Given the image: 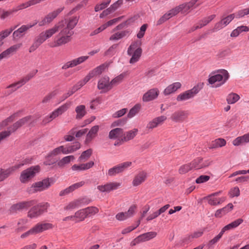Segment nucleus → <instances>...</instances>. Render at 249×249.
<instances>
[{"label":"nucleus","mask_w":249,"mask_h":249,"mask_svg":"<svg viewBox=\"0 0 249 249\" xmlns=\"http://www.w3.org/2000/svg\"><path fill=\"white\" fill-rule=\"evenodd\" d=\"M57 32L59 33L54 37L53 42L50 46L51 47H57L67 43L66 38L63 33H62L61 25L58 22L52 28L48 29L39 34L32 45L30 47L29 52H34L46 40L53 36Z\"/></svg>","instance_id":"1"},{"label":"nucleus","mask_w":249,"mask_h":249,"mask_svg":"<svg viewBox=\"0 0 249 249\" xmlns=\"http://www.w3.org/2000/svg\"><path fill=\"white\" fill-rule=\"evenodd\" d=\"M197 1L198 0H192L188 3L180 4L170 10L159 20L158 24H161L179 12L182 14L188 13L190 9L193 7Z\"/></svg>","instance_id":"2"},{"label":"nucleus","mask_w":249,"mask_h":249,"mask_svg":"<svg viewBox=\"0 0 249 249\" xmlns=\"http://www.w3.org/2000/svg\"><path fill=\"white\" fill-rule=\"evenodd\" d=\"M78 20L79 18L75 16L70 18L68 20H62L59 22L61 25L62 33L64 34L68 43L71 40V36L73 34L71 30L76 25Z\"/></svg>","instance_id":"3"},{"label":"nucleus","mask_w":249,"mask_h":249,"mask_svg":"<svg viewBox=\"0 0 249 249\" xmlns=\"http://www.w3.org/2000/svg\"><path fill=\"white\" fill-rule=\"evenodd\" d=\"M229 77V74L227 71L221 70L216 72L211 73L208 79L209 83L211 85H214L213 87H219L223 85Z\"/></svg>","instance_id":"4"},{"label":"nucleus","mask_w":249,"mask_h":249,"mask_svg":"<svg viewBox=\"0 0 249 249\" xmlns=\"http://www.w3.org/2000/svg\"><path fill=\"white\" fill-rule=\"evenodd\" d=\"M54 226L51 223L38 222L28 231L20 235L21 239L26 238L30 235H36L45 231L53 229Z\"/></svg>","instance_id":"5"},{"label":"nucleus","mask_w":249,"mask_h":249,"mask_svg":"<svg viewBox=\"0 0 249 249\" xmlns=\"http://www.w3.org/2000/svg\"><path fill=\"white\" fill-rule=\"evenodd\" d=\"M51 179L49 178H46L41 181L33 183L31 186L27 189V191L29 194L42 192L47 190L51 186Z\"/></svg>","instance_id":"6"},{"label":"nucleus","mask_w":249,"mask_h":249,"mask_svg":"<svg viewBox=\"0 0 249 249\" xmlns=\"http://www.w3.org/2000/svg\"><path fill=\"white\" fill-rule=\"evenodd\" d=\"M40 170V166L38 165H36L23 170L21 173L20 176V181L23 183L29 182L36 176V174L39 172Z\"/></svg>","instance_id":"7"},{"label":"nucleus","mask_w":249,"mask_h":249,"mask_svg":"<svg viewBox=\"0 0 249 249\" xmlns=\"http://www.w3.org/2000/svg\"><path fill=\"white\" fill-rule=\"evenodd\" d=\"M71 102H67L53 110L50 115L46 116L43 119V123H48L59 116L65 112L71 106Z\"/></svg>","instance_id":"8"},{"label":"nucleus","mask_w":249,"mask_h":249,"mask_svg":"<svg viewBox=\"0 0 249 249\" xmlns=\"http://www.w3.org/2000/svg\"><path fill=\"white\" fill-rule=\"evenodd\" d=\"M132 162L125 161L121 163L114 167L110 168L107 173V175L110 177L116 176L117 174L123 173L128 168L131 166Z\"/></svg>","instance_id":"9"},{"label":"nucleus","mask_w":249,"mask_h":249,"mask_svg":"<svg viewBox=\"0 0 249 249\" xmlns=\"http://www.w3.org/2000/svg\"><path fill=\"white\" fill-rule=\"evenodd\" d=\"M36 203L35 200H31L28 201H21L16 204H13L10 209L11 212L17 213L23 210L27 209L31 206H34Z\"/></svg>","instance_id":"10"},{"label":"nucleus","mask_w":249,"mask_h":249,"mask_svg":"<svg viewBox=\"0 0 249 249\" xmlns=\"http://www.w3.org/2000/svg\"><path fill=\"white\" fill-rule=\"evenodd\" d=\"M200 89L198 86L194 87L192 89L180 93L177 97L178 102L184 101L194 97L199 91Z\"/></svg>","instance_id":"11"},{"label":"nucleus","mask_w":249,"mask_h":249,"mask_svg":"<svg viewBox=\"0 0 249 249\" xmlns=\"http://www.w3.org/2000/svg\"><path fill=\"white\" fill-rule=\"evenodd\" d=\"M127 54L129 55H132L130 60V63H134L139 59L140 56V47L139 42L133 43L128 48Z\"/></svg>","instance_id":"12"},{"label":"nucleus","mask_w":249,"mask_h":249,"mask_svg":"<svg viewBox=\"0 0 249 249\" xmlns=\"http://www.w3.org/2000/svg\"><path fill=\"white\" fill-rule=\"evenodd\" d=\"M107 67V65L104 64L95 68L90 71L83 80H81L82 82L85 85L90 79L101 74Z\"/></svg>","instance_id":"13"},{"label":"nucleus","mask_w":249,"mask_h":249,"mask_svg":"<svg viewBox=\"0 0 249 249\" xmlns=\"http://www.w3.org/2000/svg\"><path fill=\"white\" fill-rule=\"evenodd\" d=\"M191 162L193 169L198 170L208 167L212 164V161L209 159L198 158L194 160Z\"/></svg>","instance_id":"14"},{"label":"nucleus","mask_w":249,"mask_h":249,"mask_svg":"<svg viewBox=\"0 0 249 249\" xmlns=\"http://www.w3.org/2000/svg\"><path fill=\"white\" fill-rule=\"evenodd\" d=\"M121 182H109L104 185H98L97 189L101 192L109 193L110 191H114L120 188L121 186Z\"/></svg>","instance_id":"15"},{"label":"nucleus","mask_w":249,"mask_h":249,"mask_svg":"<svg viewBox=\"0 0 249 249\" xmlns=\"http://www.w3.org/2000/svg\"><path fill=\"white\" fill-rule=\"evenodd\" d=\"M136 207L132 205L127 212H120L116 215V218L119 221H124L132 217L136 213Z\"/></svg>","instance_id":"16"},{"label":"nucleus","mask_w":249,"mask_h":249,"mask_svg":"<svg viewBox=\"0 0 249 249\" xmlns=\"http://www.w3.org/2000/svg\"><path fill=\"white\" fill-rule=\"evenodd\" d=\"M63 10V7L59 8L57 10L48 14L42 20L38 22L39 26H43L46 24L51 22Z\"/></svg>","instance_id":"17"},{"label":"nucleus","mask_w":249,"mask_h":249,"mask_svg":"<svg viewBox=\"0 0 249 249\" xmlns=\"http://www.w3.org/2000/svg\"><path fill=\"white\" fill-rule=\"evenodd\" d=\"M97 88L102 90V92H106L110 90L111 89L109 78L105 76L100 78L98 82Z\"/></svg>","instance_id":"18"},{"label":"nucleus","mask_w":249,"mask_h":249,"mask_svg":"<svg viewBox=\"0 0 249 249\" xmlns=\"http://www.w3.org/2000/svg\"><path fill=\"white\" fill-rule=\"evenodd\" d=\"M89 58V56H81L71 61L66 63L62 67V69L66 70L69 68L75 67L86 61Z\"/></svg>","instance_id":"19"},{"label":"nucleus","mask_w":249,"mask_h":249,"mask_svg":"<svg viewBox=\"0 0 249 249\" xmlns=\"http://www.w3.org/2000/svg\"><path fill=\"white\" fill-rule=\"evenodd\" d=\"M235 18L234 14H231L216 23L214 26V29L218 31L228 25Z\"/></svg>","instance_id":"20"},{"label":"nucleus","mask_w":249,"mask_h":249,"mask_svg":"<svg viewBox=\"0 0 249 249\" xmlns=\"http://www.w3.org/2000/svg\"><path fill=\"white\" fill-rule=\"evenodd\" d=\"M159 90L157 88H153L148 90L142 97L143 102H149L156 99L159 95Z\"/></svg>","instance_id":"21"},{"label":"nucleus","mask_w":249,"mask_h":249,"mask_svg":"<svg viewBox=\"0 0 249 249\" xmlns=\"http://www.w3.org/2000/svg\"><path fill=\"white\" fill-rule=\"evenodd\" d=\"M21 46L22 43H20L11 46L0 54V59H3L9 57L11 55L15 53Z\"/></svg>","instance_id":"22"},{"label":"nucleus","mask_w":249,"mask_h":249,"mask_svg":"<svg viewBox=\"0 0 249 249\" xmlns=\"http://www.w3.org/2000/svg\"><path fill=\"white\" fill-rule=\"evenodd\" d=\"M37 22H36L32 25H24L21 26L17 30L14 31L13 34V38L17 39L23 36L25 32L30 28H32L37 24Z\"/></svg>","instance_id":"23"},{"label":"nucleus","mask_w":249,"mask_h":249,"mask_svg":"<svg viewBox=\"0 0 249 249\" xmlns=\"http://www.w3.org/2000/svg\"><path fill=\"white\" fill-rule=\"evenodd\" d=\"M189 113L186 111L179 110L173 113L171 119L176 122H183L188 116Z\"/></svg>","instance_id":"24"},{"label":"nucleus","mask_w":249,"mask_h":249,"mask_svg":"<svg viewBox=\"0 0 249 249\" xmlns=\"http://www.w3.org/2000/svg\"><path fill=\"white\" fill-rule=\"evenodd\" d=\"M221 192H218L214 193L207 197L208 200V203L211 205H217L221 204L225 200V197H216V196H218Z\"/></svg>","instance_id":"25"},{"label":"nucleus","mask_w":249,"mask_h":249,"mask_svg":"<svg viewBox=\"0 0 249 249\" xmlns=\"http://www.w3.org/2000/svg\"><path fill=\"white\" fill-rule=\"evenodd\" d=\"M181 87V84L180 82H175L168 86L163 90V93L165 96L169 95L175 93Z\"/></svg>","instance_id":"26"},{"label":"nucleus","mask_w":249,"mask_h":249,"mask_svg":"<svg viewBox=\"0 0 249 249\" xmlns=\"http://www.w3.org/2000/svg\"><path fill=\"white\" fill-rule=\"evenodd\" d=\"M85 184V182L83 181H80L79 182L76 183L69 187L67 188L66 189L62 190L60 193L59 195L60 196H64L65 195H67L70 193L71 192L73 191L76 189H78V188L83 186Z\"/></svg>","instance_id":"27"},{"label":"nucleus","mask_w":249,"mask_h":249,"mask_svg":"<svg viewBox=\"0 0 249 249\" xmlns=\"http://www.w3.org/2000/svg\"><path fill=\"white\" fill-rule=\"evenodd\" d=\"M243 222V220L241 218H238L234 221L231 222V223L226 225L224 226L220 231L222 234L227 231H230L232 229H234L237 227L239 225H240Z\"/></svg>","instance_id":"28"},{"label":"nucleus","mask_w":249,"mask_h":249,"mask_svg":"<svg viewBox=\"0 0 249 249\" xmlns=\"http://www.w3.org/2000/svg\"><path fill=\"white\" fill-rule=\"evenodd\" d=\"M249 142V132L243 135V136L237 137L233 141L232 144L233 145L237 146Z\"/></svg>","instance_id":"29"},{"label":"nucleus","mask_w":249,"mask_h":249,"mask_svg":"<svg viewBox=\"0 0 249 249\" xmlns=\"http://www.w3.org/2000/svg\"><path fill=\"white\" fill-rule=\"evenodd\" d=\"M42 214V210H40L36 205H35L28 211L27 216L31 219H35Z\"/></svg>","instance_id":"30"},{"label":"nucleus","mask_w":249,"mask_h":249,"mask_svg":"<svg viewBox=\"0 0 249 249\" xmlns=\"http://www.w3.org/2000/svg\"><path fill=\"white\" fill-rule=\"evenodd\" d=\"M84 84L81 81H79L75 85L73 86L67 93L64 94L62 98V100H64L66 99L67 98L72 95L74 93H75L77 90L80 89L81 87L84 86Z\"/></svg>","instance_id":"31"},{"label":"nucleus","mask_w":249,"mask_h":249,"mask_svg":"<svg viewBox=\"0 0 249 249\" xmlns=\"http://www.w3.org/2000/svg\"><path fill=\"white\" fill-rule=\"evenodd\" d=\"M166 119V117L163 115L157 117L148 123L147 127L150 129L155 128L161 124Z\"/></svg>","instance_id":"32"},{"label":"nucleus","mask_w":249,"mask_h":249,"mask_svg":"<svg viewBox=\"0 0 249 249\" xmlns=\"http://www.w3.org/2000/svg\"><path fill=\"white\" fill-rule=\"evenodd\" d=\"M93 165V161H91L88 163H83L79 165L74 164L71 167V169L75 171L86 170L91 168Z\"/></svg>","instance_id":"33"},{"label":"nucleus","mask_w":249,"mask_h":249,"mask_svg":"<svg viewBox=\"0 0 249 249\" xmlns=\"http://www.w3.org/2000/svg\"><path fill=\"white\" fill-rule=\"evenodd\" d=\"M233 208V205L232 203H229L227 205H226L225 207L217 210L215 213V216L217 217H220L223 215H224L228 213V212L231 211V210Z\"/></svg>","instance_id":"34"},{"label":"nucleus","mask_w":249,"mask_h":249,"mask_svg":"<svg viewBox=\"0 0 249 249\" xmlns=\"http://www.w3.org/2000/svg\"><path fill=\"white\" fill-rule=\"evenodd\" d=\"M14 168L10 167L7 169H0V182L4 181L14 172Z\"/></svg>","instance_id":"35"},{"label":"nucleus","mask_w":249,"mask_h":249,"mask_svg":"<svg viewBox=\"0 0 249 249\" xmlns=\"http://www.w3.org/2000/svg\"><path fill=\"white\" fill-rule=\"evenodd\" d=\"M123 135V130L120 128H116L111 130L109 133L108 137L111 139H115L121 138Z\"/></svg>","instance_id":"36"},{"label":"nucleus","mask_w":249,"mask_h":249,"mask_svg":"<svg viewBox=\"0 0 249 249\" xmlns=\"http://www.w3.org/2000/svg\"><path fill=\"white\" fill-rule=\"evenodd\" d=\"M75 157L73 155H70L64 157L57 162V165L60 167H63L68 164L71 161H73Z\"/></svg>","instance_id":"37"},{"label":"nucleus","mask_w":249,"mask_h":249,"mask_svg":"<svg viewBox=\"0 0 249 249\" xmlns=\"http://www.w3.org/2000/svg\"><path fill=\"white\" fill-rule=\"evenodd\" d=\"M99 127L98 125H94L91 127L87 135L86 140V142L91 141L96 136L97 132L99 130Z\"/></svg>","instance_id":"38"},{"label":"nucleus","mask_w":249,"mask_h":249,"mask_svg":"<svg viewBox=\"0 0 249 249\" xmlns=\"http://www.w3.org/2000/svg\"><path fill=\"white\" fill-rule=\"evenodd\" d=\"M129 34V32L127 31H122L118 32L112 34L109 37V40L110 41H117L118 40L125 36Z\"/></svg>","instance_id":"39"},{"label":"nucleus","mask_w":249,"mask_h":249,"mask_svg":"<svg viewBox=\"0 0 249 249\" xmlns=\"http://www.w3.org/2000/svg\"><path fill=\"white\" fill-rule=\"evenodd\" d=\"M249 31V28L247 26L242 25L237 27L233 30L231 34V37H237L243 32H247Z\"/></svg>","instance_id":"40"},{"label":"nucleus","mask_w":249,"mask_h":249,"mask_svg":"<svg viewBox=\"0 0 249 249\" xmlns=\"http://www.w3.org/2000/svg\"><path fill=\"white\" fill-rule=\"evenodd\" d=\"M83 199H78L74 200L70 202L67 205L64 207V210H69L73 209H75L81 206V204L83 203Z\"/></svg>","instance_id":"41"},{"label":"nucleus","mask_w":249,"mask_h":249,"mask_svg":"<svg viewBox=\"0 0 249 249\" xmlns=\"http://www.w3.org/2000/svg\"><path fill=\"white\" fill-rule=\"evenodd\" d=\"M75 112L76 113V118L80 119L82 118L87 113L86 107L84 105H79L75 108Z\"/></svg>","instance_id":"42"},{"label":"nucleus","mask_w":249,"mask_h":249,"mask_svg":"<svg viewBox=\"0 0 249 249\" xmlns=\"http://www.w3.org/2000/svg\"><path fill=\"white\" fill-rule=\"evenodd\" d=\"M33 77L34 75L32 73H29L24 77H22L20 80L14 83V84L11 87H14L17 85L18 87H22L30 79H31Z\"/></svg>","instance_id":"43"},{"label":"nucleus","mask_w":249,"mask_h":249,"mask_svg":"<svg viewBox=\"0 0 249 249\" xmlns=\"http://www.w3.org/2000/svg\"><path fill=\"white\" fill-rule=\"evenodd\" d=\"M226 142L224 139L219 138L213 141L210 146V149L217 148L218 147H221L226 145Z\"/></svg>","instance_id":"44"},{"label":"nucleus","mask_w":249,"mask_h":249,"mask_svg":"<svg viewBox=\"0 0 249 249\" xmlns=\"http://www.w3.org/2000/svg\"><path fill=\"white\" fill-rule=\"evenodd\" d=\"M157 235V232L153 231L141 234V242L149 241L156 237Z\"/></svg>","instance_id":"45"},{"label":"nucleus","mask_w":249,"mask_h":249,"mask_svg":"<svg viewBox=\"0 0 249 249\" xmlns=\"http://www.w3.org/2000/svg\"><path fill=\"white\" fill-rule=\"evenodd\" d=\"M74 216L76 222L82 221L87 217L84 209L77 211Z\"/></svg>","instance_id":"46"},{"label":"nucleus","mask_w":249,"mask_h":249,"mask_svg":"<svg viewBox=\"0 0 249 249\" xmlns=\"http://www.w3.org/2000/svg\"><path fill=\"white\" fill-rule=\"evenodd\" d=\"M240 99L239 95L235 93H231L227 97V102L228 104H233L237 102Z\"/></svg>","instance_id":"47"},{"label":"nucleus","mask_w":249,"mask_h":249,"mask_svg":"<svg viewBox=\"0 0 249 249\" xmlns=\"http://www.w3.org/2000/svg\"><path fill=\"white\" fill-rule=\"evenodd\" d=\"M140 110V105L137 104L132 108H131L127 114V118H132L134 117Z\"/></svg>","instance_id":"48"},{"label":"nucleus","mask_w":249,"mask_h":249,"mask_svg":"<svg viewBox=\"0 0 249 249\" xmlns=\"http://www.w3.org/2000/svg\"><path fill=\"white\" fill-rule=\"evenodd\" d=\"M92 154V150L91 149H88L84 151L78 158L79 162H84L87 160Z\"/></svg>","instance_id":"49"},{"label":"nucleus","mask_w":249,"mask_h":249,"mask_svg":"<svg viewBox=\"0 0 249 249\" xmlns=\"http://www.w3.org/2000/svg\"><path fill=\"white\" fill-rule=\"evenodd\" d=\"M28 223V219L26 218L19 219L17 223L18 227L15 230L17 232H20L24 230V226Z\"/></svg>","instance_id":"50"},{"label":"nucleus","mask_w":249,"mask_h":249,"mask_svg":"<svg viewBox=\"0 0 249 249\" xmlns=\"http://www.w3.org/2000/svg\"><path fill=\"white\" fill-rule=\"evenodd\" d=\"M193 169L191 162L181 166L178 170L180 174H184Z\"/></svg>","instance_id":"51"},{"label":"nucleus","mask_w":249,"mask_h":249,"mask_svg":"<svg viewBox=\"0 0 249 249\" xmlns=\"http://www.w3.org/2000/svg\"><path fill=\"white\" fill-rule=\"evenodd\" d=\"M138 132V129H135L126 132V134H124V140L125 141H127L132 139L137 134Z\"/></svg>","instance_id":"52"},{"label":"nucleus","mask_w":249,"mask_h":249,"mask_svg":"<svg viewBox=\"0 0 249 249\" xmlns=\"http://www.w3.org/2000/svg\"><path fill=\"white\" fill-rule=\"evenodd\" d=\"M84 209L87 217L93 215L99 212V209L95 207H89Z\"/></svg>","instance_id":"53"},{"label":"nucleus","mask_w":249,"mask_h":249,"mask_svg":"<svg viewBox=\"0 0 249 249\" xmlns=\"http://www.w3.org/2000/svg\"><path fill=\"white\" fill-rule=\"evenodd\" d=\"M18 113H14L11 116L8 117L7 119L3 121L1 124H0V130L1 129V126H5L8 124V123H11L14 121L16 118L18 117Z\"/></svg>","instance_id":"54"},{"label":"nucleus","mask_w":249,"mask_h":249,"mask_svg":"<svg viewBox=\"0 0 249 249\" xmlns=\"http://www.w3.org/2000/svg\"><path fill=\"white\" fill-rule=\"evenodd\" d=\"M124 74L122 73L119 75V76H117L113 79H112L110 82V86H111V89L112 88V87L114 86H116L119 84L121 81L123 80L124 78Z\"/></svg>","instance_id":"55"},{"label":"nucleus","mask_w":249,"mask_h":249,"mask_svg":"<svg viewBox=\"0 0 249 249\" xmlns=\"http://www.w3.org/2000/svg\"><path fill=\"white\" fill-rule=\"evenodd\" d=\"M110 1L111 0H105V1L102 2L100 4L96 5L94 8L95 11L96 12H98L105 9L108 5Z\"/></svg>","instance_id":"56"},{"label":"nucleus","mask_w":249,"mask_h":249,"mask_svg":"<svg viewBox=\"0 0 249 249\" xmlns=\"http://www.w3.org/2000/svg\"><path fill=\"white\" fill-rule=\"evenodd\" d=\"M123 18V17L122 16L110 20L104 24V26L105 27L106 29H107L108 27L114 25L119 22Z\"/></svg>","instance_id":"57"},{"label":"nucleus","mask_w":249,"mask_h":249,"mask_svg":"<svg viewBox=\"0 0 249 249\" xmlns=\"http://www.w3.org/2000/svg\"><path fill=\"white\" fill-rule=\"evenodd\" d=\"M76 132V128H73L71 129L70 132L69 134L65 135L64 137V140L67 142H71L74 139V137H73V135L75 134Z\"/></svg>","instance_id":"58"},{"label":"nucleus","mask_w":249,"mask_h":249,"mask_svg":"<svg viewBox=\"0 0 249 249\" xmlns=\"http://www.w3.org/2000/svg\"><path fill=\"white\" fill-rule=\"evenodd\" d=\"M127 121V119L126 118L119 119L113 122L111 125V126L112 127H114L117 126H123L126 123Z\"/></svg>","instance_id":"59"},{"label":"nucleus","mask_w":249,"mask_h":249,"mask_svg":"<svg viewBox=\"0 0 249 249\" xmlns=\"http://www.w3.org/2000/svg\"><path fill=\"white\" fill-rule=\"evenodd\" d=\"M248 15H249V8L239 10L234 14L236 18H241Z\"/></svg>","instance_id":"60"},{"label":"nucleus","mask_w":249,"mask_h":249,"mask_svg":"<svg viewBox=\"0 0 249 249\" xmlns=\"http://www.w3.org/2000/svg\"><path fill=\"white\" fill-rule=\"evenodd\" d=\"M81 147V144L79 142H75L72 145L68 146V154L72 153Z\"/></svg>","instance_id":"61"},{"label":"nucleus","mask_w":249,"mask_h":249,"mask_svg":"<svg viewBox=\"0 0 249 249\" xmlns=\"http://www.w3.org/2000/svg\"><path fill=\"white\" fill-rule=\"evenodd\" d=\"M14 12H16L15 10L4 11L0 8V17L1 19H4L11 15Z\"/></svg>","instance_id":"62"},{"label":"nucleus","mask_w":249,"mask_h":249,"mask_svg":"<svg viewBox=\"0 0 249 249\" xmlns=\"http://www.w3.org/2000/svg\"><path fill=\"white\" fill-rule=\"evenodd\" d=\"M56 93L54 91L49 93L43 98L42 103L43 104L49 103L52 99L54 97Z\"/></svg>","instance_id":"63"},{"label":"nucleus","mask_w":249,"mask_h":249,"mask_svg":"<svg viewBox=\"0 0 249 249\" xmlns=\"http://www.w3.org/2000/svg\"><path fill=\"white\" fill-rule=\"evenodd\" d=\"M210 176L207 175H201L197 178L196 180V182L197 184L205 183L210 179Z\"/></svg>","instance_id":"64"}]
</instances>
